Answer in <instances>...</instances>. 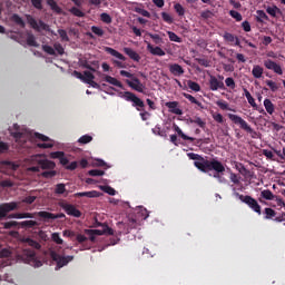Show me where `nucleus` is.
I'll list each match as a JSON object with an SVG mask.
<instances>
[{"label": "nucleus", "mask_w": 285, "mask_h": 285, "mask_svg": "<svg viewBox=\"0 0 285 285\" xmlns=\"http://www.w3.org/2000/svg\"><path fill=\"white\" fill-rule=\"evenodd\" d=\"M187 157L194 161V166L202 173H210V170H214L216 175H224V173H226L224 164L215 158L208 160L195 153H188Z\"/></svg>", "instance_id": "1"}, {"label": "nucleus", "mask_w": 285, "mask_h": 285, "mask_svg": "<svg viewBox=\"0 0 285 285\" xmlns=\"http://www.w3.org/2000/svg\"><path fill=\"white\" fill-rule=\"evenodd\" d=\"M37 166L28 168V173H36L38 177H46L50 179L57 175L55 167L57 166L55 161L48 159H41V156H36Z\"/></svg>", "instance_id": "2"}, {"label": "nucleus", "mask_w": 285, "mask_h": 285, "mask_svg": "<svg viewBox=\"0 0 285 285\" xmlns=\"http://www.w3.org/2000/svg\"><path fill=\"white\" fill-rule=\"evenodd\" d=\"M27 19V23L30 26V28H32V30H35L36 32H41L42 30L45 32H50L51 35H57L55 33V31H52L50 29V24L43 22V20H39L37 21V19H35L32 17V14H26L24 16Z\"/></svg>", "instance_id": "3"}, {"label": "nucleus", "mask_w": 285, "mask_h": 285, "mask_svg": "<svg viewBox=\"0 0 285 285\" xmlns=\"http://www.w3.org/2000/svg\"><path fill=\"white\" fill-rule=\"evenodd\" d=\"M20 258L24 264H29V266H33V268H41V266H43V263L37 258V253H35L33 249H24Z\"/></svg>", "instance_id": "4"}, {"label": "nucleus", "mask_w": 285, "mask_h": 285, "mask_svg": "<svg viewBox=\"0 0 285 285\" xmlns=\"http://www.w3.org/2000/svg\"><path fill=\"white\" fill-rule=\"evenodd\" d=\"M122 99H125V101H130L131 106L136 108L138 112H144V108H146V104L144 102V100H141V98L137 97V95H135L134 92L125 91L122 94Z\"/></svg>", "instance_id": "5"}, {"label": "nucleus", "mask_w": 285, "mask_h": 285, "mask_svg": "<svg viewBox=\"0 0 285 285\" xmlns=\"http://www.w3.org/2000/svg\"><path fill=\"white\" fill-rule=\"evenodd\" d=\"M85 233L88 235L89 242H91V244H95V242L97 240V237H95V235H115V230L109 226H104V229H85Z\"/></svg>", "instance_id": "6"}, {"label": "nucleus", "mask_w": 285, "mask_h": 285, "mask_svg": "<svg viewBox=\"0 0 285 285\" xmlns=\"http://www.w3.org/2000/svg\"><path fill=\"white\" fill-rule=\"evenodd\" d=\"M50 257L52 262H56L57 268H63V266H68L75 256H61V254H57V252H50Z\"/></svg>", "instance_id": "7"}, {"label": "nucleus", "mask_w": 285, "mask_h": 285, "mask_svg": "<svg viewBox=\"0 0 285 285\" xmlns=\"http://www.w3.org/2000/svg\"><path fill=\"white\" fill-rule=\"evenodd\" d=\"M227 117L235 124V126H239L242 130H245V132L253 134V127H250V125H248V122L244 120L242 116L228 114Z\"/></svg>", "instance_id": "8"}, {"label": "nucleus", "mask_w": 285, "mask_h": 285, "mask_svg": "<svg viewBox=\"0 0 285 285\" xmlns=\"http://www.w3.org/2000/svg\"><path fill=\"white\" fill-rule=\"evenodd\" d=\"M236 195L240 199V202H243V204H247V206H249V208H252L254 213L262 215V206H259V203H257L255 198L250 196L239 195V194H236Z\"/></svg>", "instance_id": "9"}, {"label": "nucleus", "mask_w": 285, "mask_h": 285, "mask_svg": "<svg viewBox=\"0 0 285 285\" xmlns=\"http://www.w3.org/2000/svg\"><path fill=\"white\" fill-rule=\"evenodd\" d=\"M19 204L21 203L11 202V203L0 204V219H3V217H7L8 213H12V210H18Z\"/></svg>", "instance_id": "10"}, {"label": "nucleus", "mask_w": 285, "mask_h": 285, "mask_svg": "<svg viewBox=\"0 0 285 285\" xmlns=\"http://www.w3.org/2000/svg\"><path fill=\"white\" fill-rule=\"evenodd\" d=\"M60 207L62 210H65V213H67V215H69V217H81V210L77 209V207L72 204L61 203Z\"/></svg>", "instance_id": "11"}, {"label": "nucleus", "mask_w": 285, "mask_h": 285, "mask_svg": "<svg viewBox=\"0 0 285 285\" xmlns=\"http://www.w3.org/2000/svg\"><path fill=\"white\" fill-rule=\"evenodd\" d=\"M126 83L129 86V88L136 90V92H144V88H146V86H144L141 80H139L137 77L132 78V80H126Z\"/></svg>", "instance_id": "12"}, {"label": "nucleus", "mask_w": 285, "mask_h": 285, "mask_svg": "<svg viewBox=\"0 0 285 285\" xmlns=\"http://www.w3.org/2000/svg\"><path fill=\"white\" fill-rule=\"evenodd\" d=\"M37 217H41L45 222H50V219H61V217H66L65 214H52L50 212H36Z\"/></svg>", "instance_id": "13"}, {"label": "nucleus", "mask_w": 285, "mask_h": 285, "mask_svg": "<svg viewBox=\"0 0 285 285\" xmlns=\"http://www.w3.org/2000/svg\"><path fill=\"white\" fill-rule=\"evenodd\" d=\"M264 66L265 68H267V70H273L276 75H284V71L282 70V66L277 65V62L271 59L265 60Z\"/></svg>", "instance_id": "14"}, {"label": "nucleus", "mask_w": 285, "mask_h": 285, "mask_svg": "<svg viewBox=\"0 0 285 285\" xmlns=\"http://www.w3.org/2000/svg\"><path fill=\"white\" fill-rule=\"evenodd\" d=\"M209 88L213 91L224 90V88H225L224 81L218 80L217 77H215V76H210Z\"/></svg>", "instance_id": "15"}, {"label": "nucleus", "mask_w": 285, "mask_h": 285, "mask_svg": "<svg viewBox=\"0 0 285 285\" xmlns=\"http://www.w3.org/2000/svg\"><path fill=\"white\" fill-rule=\"evenodd\" d=\"M52 159H59L61 166L67 168L68 164H70V160L66 157V154L63 151H53L51 153Z\"/></svg>", "instance_id": "16"}, {"label": "nucleus", "mask_w": 285, "mask_h": 285, "mask_svg": "<svg viewBox=\"0 0 285 285\" xmlns=\"http://www.w3.org/2000/svg\"><path fill=\"white\" fill-rule=\"evenodd\" d=\"M145 43H147V50L150 52V55H154L155 57H166V51H164V49L160 47H153L148 41H145Z\"/></svg>", "instance_id": "17"}, {"label": "nucleus", "mask_w": 285, "mask_h": 285, "mask_svg": "<svg viewBox=\"0 0 285 285\" xmlns=\"http://www.w3.org/2000/svg\"><path fill=\"white\" fill-rule=\"evenodd\" d=\"M165 106L173 115H184V111L179 108V102L177 101L166 102Z\"/></svg>", "instance_id": "18"}, {"label": "nucleus", "mask_w": 285, "mask_h": 285, "mask_svg": "<svg viewBox=\"0 0 285 285\" xmlns=\"http://www.w3.org/2000/svg\"><path fill=\"white\" fill-rule=\"evenodd\" d=\"M76 240L82 245L83 250H90L92 248V245L88 244V237L83 234H76Z\"/></svg>", "instance_id": "19"}, {"label": "nucleus", "mask_w": 285, "mask_h": 285, "mask_svg": "<svg viewBox=\"0 0 285 285\" xmlns=\"http://www.w3.org/2000/svg\"><path fill=\"white\" fill-rule=\"evenodd\" d=\"M73 197H88L89 199H95L97 197H101V193L97 190H91V191H80L73 194Z\"/></svg>", "instance_id": "20"}, {"label": "nucleus", "mask_w": 285, "mask_h": 285, "mask_svg": "<svg viewBox=\"0 0 285 285\" xmlns=\"http://www.w3.org/2000/svg\"><path fill=\"white\" fill-rule=\"evenodd\" d=\"M169 72L174 75V77H181L184 75V67H181L179 63H171L169 65Z\"/></svg>", "instance_id": "21"}, {"label": "nucleus", "mask_w": 285, "mask_h": 285, "mask_svg": "<svg viewBox=\"0 0 285 285\" xmlns=\"http://www.w3.org/2000/svg\"><path fill=\"white\" fill-rule=\"evenodd\" d=\"M124 52L125 55H128L129 59H132V61H141V56H139L137 51L132 50V48L125 47Z\"/></svg>", "instance_id": "22"}, {"label": "nucleus", "mask_w": 285, "mask_h": 285, "mask_svg": "<svg viewBox=\"0 0 285 285\" xmlns=\"http://www.w3.org/2000/svg\"><path fill=\"white\" fill-rule=\"evenodd\" d=\"M105 52L111 55V57H116V59H119V61H126V57L121 52L115 50L114 48L106 47Z\"/></svg>", "instance_id": "23"}, {"label": "nucleus", "mask_w": 285, "mask_h": 285, "mask_svg": "<svg viewBox=\"0 0 285 285\" xmlns=\"http://www.w3.org/2000/svg\"><path fill=\"white\" fill-rule=\"evenodd\" d=\"M104 80L111 86H116V88H124V83L112 76H105Z\"/></svg>", "instance_id": "24"}, {"label": "nucleus", "mask_w": 285, "mask_h": 285, "mask_svg": "<svg viewBox=\"0 0 285 285\" xmlns=\"http://www.w3.org/2000/svg\"><path fill=\"white\" fill-rule=\"evenodd\" d=\"M37 214L32 213H16L10 215L13 219H32Z\"/></svg>", "instance_id": "25"}, {"label": "nucleus", "mask_w": 285, "mask_h": 285, "mask_svg": "<svg viewBox=\"0 0 285 285\" xmlns=\"http://www.w3.org/2000/svg\"><path fill=\"white\" fill-rule=\"evenodd\" d=\"M174 130L175 132H177L178 137H181V139H184L185 141H195V138L186 136V134H184V131L181 130V128H179V126L174 125Z\"/></svg>", "instance_id": "26"}, {"label": "nucleus", "mask_w": 285, "mask_h": 285, "mask_svg": "<svg viewBox=\"0 0 285 285\" xmlns=\"http://www.w3.org/2000/svg\"><path fill=\"white\" fill-rule=\"evenodd\" d=\"M11 21H13V23H16V26H19L20 28H26V21H23V18L18 13H13L11 16Z\"/></svg>", "instance_id": "27"}, {"label": "nucleus", "mask_w": 285, "mask_h": 285, "mask_svg": "<svg viewBox=\"0 0 285 285\" xmlns=\"http://www.w3.org/2000/svg\"><path fill=\"white\" fill-rule=\"evenodd\" d=\"M183 97H185V99H188V101H190V104H195L196 106H198V108H200V110H204V105L197 100L193 95L190 94H183Z\"/></svg>", "instance_id": "28"}, {"label": "nucleus", "mask_w": 285, "mask_h": 285, "mask_svg": "<svg viewBox=\"0 0 285 285\" xmlns=\"http://www.w3.org/2000/svg\"><path fill=\"white\" fill-rule=\"evenodd\" d=\"M252 75L255 79H262V76L264 75V68H262L259 65H255L253 67Z\"/></svg>", "instance_id": "29"}, {"label": "nucleus", "mask_w": 285, "mask_h": 285, "mask_svg": "<svg viewBox=\"0 0 285 285\" xmlns=\"http://www.w3.org/2000/svg\"><path fill=\"white\" fill-rule=\"evenodd\" d=\"M264 107L268 115H273V112H275V105L273 104V101H271V99L266 98L264 100Z\"/></svg>", "instance_id": "30"}, {"label": "nucleus", "mask_w": 285, "mask_h": 285, "mask_svg": "<svg viewBox=\"0 0 285 285\" xmlns=\"http://www.w3.org/2000/svg\"><path fill=\"white\" fill-rule=\"evenodd\" d=\"M17 131L11 132V137L16 139V141H24L23 132L19 131V125H14Z\"/></svg>", "instance_id": "31"}, {"label": "nucleus", "mask_w": 285, "mask_h": 285, "mask_svg": "<svg viewBox=\"0 0 285 285\" xmlns=\"http://www.w3.org/2000/svg\"><path fill=\"white\" fill-rule=\"evenodd\" d=\"M47 6H49V8H51V10L53 12H57V14H61V7H59V4H57V1L55 0H46Z\"/></svg>", "instance_id": "32"}, {"label": "nucleus", "mask_w": 285, "mask_h": 285, "mask_svg": "<svg viewBox=\"0 0 285 285\" xmlns=\"http://www.w3.org/2000/svg\"><path fill=\"white\" fill-rule=\"evenodd\" d=\"M27 45L30 46L31 48H39V42H37V38L32 33H28Z\"/></svg>", "instance_id": "33"}, {"label": "nucleus", "mask_w": 285, "mask_h": 285, "mask_svg": "<svg viewBox=\"0 0 285 285\" xmlns=\"http://www.w3.org/2000/svg\"><path fill=\"white\" fill-rule=\"evenodd\" d=\"M244 96L246 97L249 106H252V108H257V102H255V98H253V96L250 95V91H248V89H244Z\"/></svg>", "instance_id": "34"}, {"label": "nucleus", "mask_w": 285, "mask_h": 285, "mask_svg": "<svg viewBox=\"0 0 285 285\" xmlns=\"http://www.w3.org/2000/svg\"><path fill=\"white\" fill-rule=\"evenodd\" d=\"M19 226H21V228H35V226H39V223L36 220H24L20 222Z\"/></svg>", "instance_id": "35"}, {"label": "nucleus", "mask_w": 285, "mask_h": 285, "mask_svg": "<svg viewBox=\"0 0 285 285\" xmlns=\"http://www.w3.org/2000/svg\"><path fill=\"white\" fill-rule=\"evenodd\" d=\"M187 86L194 92H199L202 90V86H199V83L193 80H187Z\"/></svg>", "instance_id": "36"}, {"label": "nucleus", "mask_w": 285, "mask_h": 285, "mask_svg": "<svg viewBox=\"0 0 285 285\" xmlns=\"http://www.w3.org/2000/svg\"><path fill=\"white\" fill-rule=\"evenodd\" d=\"M174 10L176 14H178V17H184L186 14V9L184 8V6H181V3H176L174 6Z\"/></svg>", "instance_id": "37"}, {"label": "nucleus", "mask_w": 285, "mask_h": 285, "mask_svg": "<svg viewBox=\"0 0 285 285\" xmlns=\"http://www.w3.org/2000/svg\"><path fill=\"white\" fill-rule=\"evenodd\" d=\"M266 12L271 17H277V13L282 12V10L277 6H274V7H267Z\"/></svg>", "instance_id": "38"}, {"label": "nucleus", "mask_w": 285, "mask_h": 285, "mask_svg": "<svg viewBox=\"0 0 285 285\" xmlns=\"http://www.w3.org/2000/svg\"><path fill=\"white\" fill-rule=\"evenodd\" d=\"M189 124H196V126H199V128H206V121H204L199 117H195L193 119H189Z\"/></svg>", "instance_id": "39"}, {"label": "nucleus", "mask_w": 285, "mask_h": 285, "mask_svg": "<svg viewBox=\"0 0 285 285\" xmlns=\"http://www.w3.org/2000/svg\"><path fill=\"white\" fill-rule=\"evenodd\" d=\"M161 18L163 21H165V23H168L169 26H171V23H175V19H173V16H170V13L168 12H161Z\"/></svg>", "instance_id": "40"}, {"label": "nucleus", "mask_w": 285, "mask_h": 285, "mask_svg": "<svg viewBox=\"0 0 285 285\" xmlns=\"http://www.w3.org/2000/svg\"><path fill=\"white\" fill-rule=\"evenodd\" d=\"M261 197H263V199H267V200H273L275 199V195H273V191L265 189L261 193Z\"/></svg>", "instance_id": "41"}, {"label": "nucleus", "mask_w": 285, "mask_h": 285, "mask_svg": "<svg viewBox=\"0 0 285 285\" xmlns=\"http://www.w3.org/2000/svg\"><path fill=\"white\" fill-rule=\"evenodd\" d=\"M100 190H102V193H107V195H111V196L117 195V190H115V188L108 185L100 186Z\"/></svg>", "instance_id": "42"}, {"label": "nucleus", "mask_w": 285, "mask_h": 285, "mask_svg": "<svg viewBox=\"0 0 285 285\" xmlns=\"http://www.w3.org/2000/svg\"><path fill=\"white\" fill-rule=\"evenodd\" d=\"M89 177H104L106 175V171L101 169H91L88 171Z\"/></svg>", "instance_id": "43"}, {"label": "nucleus", "mask_w": 285, "mask_h": 285, "mask_svg": "<svg viewBox=\"0 0 285 285\" xmlns=\"http://www.w3.org/2000/svg\"><path fill=\"white\" fill-rule=\"evenodd\" d=\"M95 80V75L90 71H83V83H89L90 81Z\"/></svg>", "instance_id": "44"}, {"label": "nucleus", "mask_w": 285, "mask_h": 285, "mask_svg": "<svg viewBox=\"0 0 285 285\" xmlns=\"http://www.w3.org/2000/svg\"><path fill=\"white\" fill-rule=\"evenodd\" d=\"M167 35H168L170 41H174L175 43H181V38H179V36H177V33H175L173 31H167Z\"/></svg>", "instance_id": "45"}, {"label": "nucleus", "mask_w": 285, "mask_h": 285, "mask_svg": "<svg viewBox=\"0 0 285 285\" xmlns=\"http://www.w3.org/2000/svg\"><path fill=\"white\" fill-rule=\"evenodd\" d=\"M42 50H43V52H46L47 55H51V57H56V56H57V51H55V48H52L51 46L43 45V46H42Z\"/></svg>", "instance_id": "46"}, {"label": "nucleus", "mask_w": 285, "mask_h": 285, "mask_svg": "<svg viewBox=\"0 0 285 285\" xmlns=\"http://www.w3.org/2000/svg\"><path fill=\"white\" fill-rule=\"evenodd\" d=\"M277 215V212H275L273 208L267 207L265 208V219H273Z\"/></svg>", "instance_id": "47"}, {"label": "nucleus", "mask_w": 285, "mask_h": 285, "mask_svg": "<svg viewBox=\"0 0 285 285\" xmlns=\"http://www.w3.org/2000/svg\"><path fill=\"white\" fill-rule=\"evenodd\" d=\"M69 12L71 13V14H73V17H86V13H83V11H81L79 8H77V7H72L70 10H69Z\"/></svg>", "instance_id": "48"}, {"label": "nucleus", "mask_w": 285, "mask_h": 285, "mask_svg": "<svg viewBox=\"0 0 285 285\" xmlns=\"http://www.w3.org/2000/svg\"><path fill=\"white\" fill-rule=\"evenodd\" d=\"M266 86H268V88L272 90V92H277V90H279V86H277V82L273 81V80H266Z\"/></svg>", "instance_id": "49"}, {"label": "nucleus", "mask_w": 285, "mask_h": 285, "mask_svg": "<svg viewBox=\"0 0 285 285\" xmlns=\"http://www.w3.org/2000/svg\"><path fill=\"white\" fill-rule=\"evenodd\" d=\"M80 67L90 70V72H97V69L88 63V60H80Z\"/></svg>", "instance_id": "50"}, {"label": "nucleus", "mask_w": 285, "mask_h": 285, "mask_svg": "<svg viewBox=\"0 0 285 285\" xmlns=\"http://www.w3.org/2000/svg\"><path fill=\"white\" fill-rule=\"evenodd\" d=\"M100 20L102 21V23H107V24L112 23V17H110V14L106 12L100 14Z\"/></svg>", "instance_id": "51"}, {"label": "nucleus", "mask_w": 285, "mask_h": 285, "mask_svg": "<svg viewBox=\"0 0 285 285\" xmlns=\"http://www.w3.org/2000/svg\"><path fill=\"white\" fill-rule=\"evenodd\" d=\"M90 141H92V136L90 135H83L78 139V144H90Z\"/></svg>", "instance_id": "52"}, {"label": "nucleus", "mask_w": 285, "mask_h": 285, "mask_svg": "<svg viewBox=\"0 0 285 285\" xmlns=\"http://www.w3.org/2000/svg\"><path fill=\"white\" fill-rule=\"evenodd\" d=\"M223 39L225 41H227L228 43H235V35L230 33V32H225L223 35Z\"/></svg>", "instance_id": "53"}, {"label": "nucleus", "mask_w": 285, "mask_h": 285, "mask_svg": "<svg viewBox=\"0 0 285 285\" xmlns=\"http://www.w3.org/2000/svg\"><path fill=\"white\" fill-rule=\"evenodd\" d=\"M17 226H19V223L17 220L3 223V228H6L7 230H10V228H17Z\"/></svg>", "instance_id": "54"}, {"label": "nucleus", "mask_w": 285, "mask_h": 285, "mask_svg": "<svg viewBox=\"0 0 285 285\" xmlns=\"http://www.w3.org/2000/svg\"><path fill=\"white\" fill-rule=\"evenodd\" d=\"M135 12H137L138 14H141V17H147V19H150V12H148V10L146 9L136 7Z\"/></svg>", "instance_id": "55"}, {"label": "nucleus", "mask_w": 285, "mask_h": 285, "mask_svg": "<svg viewBox=\"0 0 285 285\" xmlns=\"http://www.w3.org/2000/svg\"><path fill=\"white\" fill-rule=\"evenodd\" d=\"M27 244H29L31 246V248H36V250H39L41 248V244H39V242H37L32 238H28Z\"/></svg>", "instance_id": "56"}, {"label": "nucleus", "mask_w": 285, "mask_h": 285, "mask_svg": "<svg viewBox=\"0 0 285 285\" xmlns=\"http://www.w3.org/2000/svg\"><path fill=\"white\" fill-rule=\"evenodd\" d=\"M58 35L61 41H70V38L68 37V32L65 29H59Z\"/></svg>", "instance_id": "57"}, {"label": "nucleus", "mask_w": 285, "mask_h": 285, "mask_svg": "<svg viewBox=\"0 0 285 285\" xmlns=\"http://www.w3.org/2000/svg\"><path fill=\"white\" fill-rule=\"evenodd\" d=\"M91 32L96 35L97 37H102L104 36V29L101 27L92 26L91 27Z\"/></svg>", "instance_id": "58"}, {"label": "nucleus", "mask_w": 285, "mask_h": 285, "mask_svg": "<svg viewBox=\"0 0 285 285\" xmlns=\"http://www.w3.org/2000/svg\"><path fill=\"white\" fill-rule=\"evenodd\" d=\"M92 166H96L97 168H106V167H108V164H106V161H104L101 159H95L92 161Z\"/></svg>", "instance_id": "59"}, {"label": "nucleus", "mask_w": 285, "mask_h": 285, "mask_svg": "<svg viewBox=\"0 0 285 285\" xmlns=\"http://www.w3.org/2000/svg\"><path fill=\"white\" fill-rule=\"evenodd\" d=\"M51 239L52 242H55V244H58V245L63 244V239H61V236L59 235V233H53L51 235Z\"/></svg>", "instance_id": "60"}, {"label": "nucleus", "mask_w": 285, "mask_h": 285, "mask_svg": "<svg viewBox=\"0 0 285 285\" xmlns=\"http://www.w3.org/2000/svg\"><path fill=\"white\" fill-rule=\"evenodd\" d=\"M229 16L236 21H242L243 19L242 13H239V11L230 10Z\"/></svg>", "instance_id": "61"}, {"label": "nucleus", "mask_w": 285, "mask_h": 285, "mask_svg": "<svg viewBox=\"0 0 285 285\" xmlns=\"http://www.w3.org/2000/svg\"><path fill=\"white\" fill-rule=\"evenodd\" d=\"M55 193H56V195H63V193H66V185L65 184H58L56 186Z\"/></svg>", "instance_id": "62"}, {"label": "nucleus", "mask_w": 285, "mask_h": 285, "mask_svg": "<svg viewBox=\"0 0 285 285\" xmlns=\"http://www.w3.org/2000/svg\"><path fill=\"white\" fill-rule=\"evenodd\" d=\"M3 166L8 168L9 170H17L19 168V165L12 163V161H4Z\"/></svg>", "instance_id": "63"}, {"label": "nucleus", "mask_w": 285, "mask_h": 285, "mask_svg": "<svg viewBox=\"0 0 285 285\" xmlns=\"http://www.w3.org/2000/svg\"><path fill=\"white\" fill-rule=\"evenodd\" d=\"M225 83L227 86V88H230L232 90H235V79L228 77L225 79Z\"/></svg>", "instance_id": "64"}]
</instances>
